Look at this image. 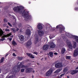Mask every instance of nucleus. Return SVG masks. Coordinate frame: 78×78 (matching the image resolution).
<instances>
[{"mask_svg": "<svg viewBox=\"0 0 78 78\" xmlns=\"http://www.w3.org/2000/svg\"><path fill=\"white\" fill-rule=\"evenodd\" d=\"M3 32L2 29H0V36L2 37V39H0V42H1V41H3L5 39L4 37H9V36H10L11 38L9 39V40L11 41L12 40V37H13V35L11 36V35H12L11 33L8 34L6 35H3Z\"/></svg>", "mask_w": 78, "mask_h": 78, "instance_id": "f257e3e1", "label": "nucleus"}, {"mask_svg": "<svg viewBox=\"0 0 78 78\" xmlns=\"http://www.w3.org/2000/svg\"><path fill=\"white\" fill-rule=\"evenodd\" d=\"M66 35H67V36H68L69 37V38H71L72 39L73 38H74V39H75V41L77 42H78V37L77 36H73L69 33H66Z\"/></svg>", "mask_w": 78, "mask_h": 78, "instance_id": "f03ea898", "label": "nucleus"}, {"mask_svg": "<svg viewBox=\"0 0 78 78\" xmlns=\"http://www.w3.org/2000/svg\"><path fill=\"white\" fill-rule=\"evenodd\" d=\"M23 8V7H19L18 6H17L13 8V10L15 12H20Z\"/></svg>", "mask_w": 78, "mask_h": 78, "instance_id": "7ed1b4c3", "label": "nucleus"}, {"mask_svg": "<svg viewBox=\"0 0 78 78\" xmlns=\"http://www.w3.org/2000/svg\"><path fill=\"white\" fill-rule=\"evenodd\" d=\"M58 28H60L59 30V31L60 33H61V31H64V30H65V28H64L62 25H59L57 26L56 27V29H58Z\"/></svg>", "mask_w": 78, "mask_h": 78, "instance_id": "20e7f679", "label": "nucleus"}, {"mask_svg": "<svg viewBox=\"0 0 78 78\" xmlns=\"http://www.w3.org/2000/svg\"><path fill=\"white\" fill-rule=\"evenodd\" d=\"M22 62H19L18 63V65L19 66L18 67V69L17 70V72H19L20 70V67H21L22 68H26L25 66L22 65Z\"/></svg>", "mask_w": 78, "mask_h": 78, "instance_id": "39448f33", "label": "nucleus"}, {"mask_svg": "<svg viewBox=\"0 0 78 78\" xmlns=\"http://www.w3.org/2000/svg\"><path fill=\"white\" fill-rule=\"evenodd\" d=\"M66 44L69 49L72 50L73 48V46H72V44L71 43V42L70 41H68L67 42Z\"/></svg>", "mask_w": 78, "mask_h": 78, "instance_id": "423d86ee", "label": "nucleus"}, {"mask_svg": "<svg viewBox=\"0 0 78 78\" xmlns=\"http://www.w3.org/2000/svg\"><path fill=\"white\" fill-rule=\"evenodd\" d=\"M52 72H53V69H51L47 72L46 74V76H50V75L52 73Z\"/></svg>", "mask_w": 78, "mask_h": 78, "instance_id": "0eeeda50", "label": "nucleus"}, {"mask_svg": "<svg viewBox=\"0 0 78 78\" xmlns=\"http://www.w3.org/2000/svg\"><path fill=\"white\" fill-rule=\"evenodd\" d=\"M24 17L27 19H31V16L28 14V12H27L24 14Z\"/></svg>", "mask_w": 78, "mask_h": 78, "instance_id": "6e6552de", "label": "nucleus"}, {"mask_svg": "<svg viewBox=\"0 0 78 78\" xmlns=\"http://www.w3.org/2000/svg\"><path fill=\"white\" fill-rule=\"evenodd\" d=\"M55 67L56 68H60L61 67H63V65L61 63H57L55 65Z\"/></svg>", "mask_w": 78, "mask_h": 78, "instance_id": "1a4fd4ad", "label": "nucleus"}, {"mask_svg": "<svg viewBox=\"0 0 78 78\" xmlns=\"http://www.w3.org/2000/svg\"><path fill=\"white\" fill-rule=\"evenodd\" d=\"M38 33L40 37H42V36H44V31L42 30L38 31Z\"/></svg>", "mask_w": 78, "mask_h": 78, "instance_id": "9d476101", "label": "nucleus"}, {"mask_svg": "<svg viewBox=\"0 0 78 78\" xmlns=\"http://www.w3.org/2000/svg\"><path fill=\"white\" fill-rule=\"evenodd\" d=\"M26 72L28 73H30V72H33V73L34 72V71L33 70V69L31 68L27 69L26 70Z\"/></svg>", "mask_w": 78, "mask_h": 78, "instance_id": "9b49d317", "label": "nucleus"}, {"mask_svg": "<svg viewBox=\"0 0 78 78\" xmlns=\"http://www.w3.org/2000/svg\"><path fill=\"white\" fill-rule=\"evenodd\" d=\"M77 72H78V70H75L69 71L68 72V73H70L72 75H74V74L76 73H77Z\"/></svg>", "mask_w": 78, "mask_h": 78, "instance_id": "f8f14e48", "label": "nucleus"}, {"mask_svg": "<svg viewBox=\"0 0 78 78\" xmlns=\"http://www.w3.org/2000/svg\"><path fill=\"white\" fill-rule=\"evenodd\" d=\"M37 28L39 30H42L43 28L42 27V24L41 23H38L37 26Z\"/></svg>", "mask_w": 78, "mask_h": 78, "instance_id": "ddd939ff", "label": "nucleus"}, {"mask_svg": "<svg viewBox=\"0 0 78 78\" xmlns=\"http://www.w3.org/2000/svg\"><path fill=\"white\" fill-rule=\"evenodd\" d=\"M55 44L53 42H52L50 45V47L51 48H53L55 47Z\"/></svg>", "mask_w": 78, "mask_h": 78, "instance_id": "4468645a", "label": "nucleus"}, {"mask_svg": "<svg viewBox=\"0 0 78 78\" xmlns=\"http://www.w3.org/2000/svg\"><path fill=\"white\" fill-rule=\"evenodd\" d=\"M27 56H28L30 57L31 58H34V56L32 54H30L29 53H27Z\"/></svg>", "mask_w": 78, "mask_h": 78, "instance_id": "2eb2a0df", "label": "nucleus"}, {"mask_svg": "<svg viewBox=\"0 0 78 78\" xmlns=\"http://www.w3.org/2000/svg\"><path fill=\"white\" fill-rule=\"evenodd\" d=\"M25 45L27 46H30V45H31V41L29 40L27 43L25 44Z\"/></svg>", "mask_w": 78, "mask_h": 78, "instance_id": "dca6fc26", "label": "nucleus"}, {"mask_svg": "<svg viewBox=\"0 0 78 78\" xmlns=\"http://www.w3.org/2000/svg\"><path fill=\"white\" fill-rule=\"evenodd\" d=\"M48 45H45L43 47V49L44 50H47L48 49Z\"/></svg>", "mask_w": 78, "mask_h": 78, "instance_id": "f3484780", "label": "nucleus"}, {"mask_svg": "<svg viewBox=\"0 0 78 78\" xmlns=\"http://www.w3.org/2000/svg\"><path fill=\"white\" fill-rule=\"evenodd\" d=\"M78 54V49H76L74 52V56H77Z\"/></svg>", "mask_w": 78, "mask_h": 78, "instance_id": "a211bd4d", "label": "nucleus"}, {"mask_svg": "<svg viewBox=\"0 0 78 78\" xmlns=\"http://www.w3.org/2000/svg\"><path fill=\"white\" fill-rule=\"evenodd\" d=\"M73 48H75L76 47V43L75 41H73Z\"/></svg>", "mask_w": 78, "mask_h": 78, "instance_id": "6ab92c4d", "label": "nucleus"}, {"mask_svg": "<svg viewBox=\"0 0 78 78\" xmlns=\"http://www.w3.org/2000/svg\"><path fill=\"white\" fill-rule=\"evenodd\" d=\"M20 39L21 41H22L24 40V36L23 35H21L20 37Z\"/></svg>", "mask_w": 78, "mask_h": 78, "instance_id": "aec40b11", "label": "nucleus"}, {"mask_svg": "<svg viewBox=\"0 0 78 78\" xmlns=\"http://www.w3.org/2000/svg\"><path fill=\"white\" fill-rule=\"evenodd\" d=\"M65 51H66V49L65 48H62L61 50V53L62 54H64L65 53Z\"/></svg>", "mask_w": 78, "mask_h": 78, "instance_id": "412c9836", "label": "nucleus"}, {"mask_svg": "<svg viewBox=\"0 0 78 78\" xmlns=\"http://www.w3.org/2000/svg\"><path fill=\"white\" fill-rule=\"evenodd\" d=\"M26 34H27L28 35H30V34L31 33V31H30L29 30H28L26 31Z\"/></svg>", "mask_w": 78, "mask_h": 78, "instance_id": "4be33fe9", "label": "nucleus"}, {"mask_svg": "<svg viewBox=\"0 0 78 78\" xmlns=\"http://www.w3.org/2000/svg\"><path fill=\"white\" fill-rule=\"evenodd\" d=\"M53 53L51 52H49V56L52 58V57H53Z\"/></svg>", "mask_w": 78, "mask_h": 78, "instance_id": "5701e85b", "label": "nucleus"}, {"mask_svg": "<svg viewBox=\"0 0 78 78\" xmlns=\"http://www.w3.org/2000/svg\"><path fill=\"white\" fill-rule=\"evenodd\" d=\"M16 43L15 42V41H13L12 42V45H13L14 46H15V45H16Z\"/></svg>", "mask_w": 78, "mask_h": 78, "instance_id": "b1692460", "label": "nucleus"}, {"mask_svg": "<svg viewBox=\"0 0 78 78\" xmlns=\"http://www.w3.org/2000/svg\"><path fill=\"white\" fill-rule=\"evenodd\" d=\"M4 61V57H2L0 61V63H2Z\"/></svg>", "mask_w": 78, "mask_h": 78, "instance_id": "393cba45", "label": "nucleus"}, {"mask_svg": "<svg viewBox=\"0 0 78 78\" xmlns=\"http://www.w3.org/2000/svg\"><path fill=\"white\" fill-rule=\"evenodd\" d=\"M62 69L60 70L59 69H58L57 70H56L55 72V73H59V72Z\"/></svg>", "mask_w": 78, "mask_h": 78, "instance_id": "a878e982", "label": "nucleus"}, {"mask_svg": "<svg viewBox=\"0 0 78 78\" xmlns=\"http://www.w3.org/2000/svg\"><path fill=\"white\" fill-rule=\"evenodd\" d=\"M71 58V57L70 56H66V59H70V58Z\"/></svg>", "mask_w": 78, "mask_h": 78, "instance_id": "bb28decb", "label": "nucleus"}, {"mask_svg": "<svg viewBox=\"0 0 78 78\" xmlns=\"http://www.w3.org/2000/svg\"><path fill=\"white\" fill-rule=\"evenodd\" d=\"M67 70H68V69H67V68H66L63 70V72H66L67 71Z\"/></svg>", "mask_w": 78, "mask_h": 78, "instance_id": "cd10ccee", "label": "nucleus"}, {"mask_svg": "<svg viewBox=\"0 0 78 78\" xmlns=\"http://www.w3.org/2000/svg\"><path fill=\"white\" fill-rule=\"evenodd\" d=\"M55 37L52 35H51L49 36L50 39H52V38H53V37Z\"/></svg>", "mask_w": 78, "mask_h": 78, "instance_id": "c85d7f7f", "label": "nucleus"}, {"mask_svg": "<svg viewBox=\"0 0 78 78\" xmlns=\"http://www.w3.org/2000/svg\"><path fill=\"white\" fill-rule=\"evenodd\" d=\"M18 59L19 60H21V59H23V58L22 57H18Z\"/></svg>", "mask_w": 78, "mask_h": 78, "instance_id": "c756f323", "label": "nucleus"}, {"mask_svg": "<svg viewBox=\"0 0 78 78\" xmlns=\"http://www.w3.org/2000/svg\"><path fill=\"white\" fill-rule=\"evenodd\" d=\"M12 30L13 31V33H16V29H12Z\"/></svg>", "mask_w": 78, "mask_h": 78, "instance_id": "7c9ffc66", "label": "nucleus"}, {"mask_svg": "<svg viewBox=\"0 0 78 78\" xmlns=\"http://www.w3.org/2000/svg\"><path fill=\"white\" fill-rule=\"evenodd\" d=\"M8 25H9V26H10V27L12 26V25H11V23H8Z\"/></svg>", "mask_w": 78, "mask_h": 78, "instance_id": "2f4dec72", "label": "nucleus"}, {"mask_svg": "<svg viewBox=\"0 0 78 78\" xmlns=\"http://www.w3.org/2000/svg\"><path fill=\"white\" fill-rule=\"evenodd\" d=\"M25 70V69H22L21 70V72H24Z\"/></svg>", "mask_w": 78, "mask_h": 78, "instance_id": "473e14b6", "label": "nucleus"}, {"mask_svg": "<svg viewBox=\"0 0 78 78\" xmlns=\"http://www.w3.org/2000/svg\"><path fill=\"white\" fill-rule=\"evenodd\" d=\"M34 54H35V55H37L38 53H37V52H35L33 53Z\"/></svg>", "mask_w": 78, "mask_h": 78, "instance_id": "72a5a7b5", "label": "nucleus"}, {"mask_svg": "<svg viewBox=\"0 0 78 78\" xmlns=\"http://www.w3.org/2000/svg\"><path fill=\"white\" fill-rule=\"evenodd\" d=\"M5 31H9V30L8 29H5Z\"/></svg>", "mask_w": 78, "mask_h": 78, "instance_id": "f704fd0d", "label": "nucleus"}, {"mask_svg": "<svg viewBox=\"0 0 78 78\" xmlns=\"http://www.w3.org/2000/svg\"><path fill=\"white\" fill-rule=\"evenodd\" d=\"M12 55H13V56H16V54H15V53H13L12 54Z\"/></svg>", "mask_w": 78, "mask_h": 78, "instance_id": "c9c22d12", "label": "nucleus"}, {"mask_svg": "<svg viewBox=\"0 0 78 78\" xmlns=\"http://www.w3.org/2000/svg\"><path fill=\"white\" fill-rule=\"evenodd\" d=\"M38 40H39V38L37 37H36V41H37Z\"/></svg>", "mask_w": 78, "mask_h": 78, "instance_id": "e433bc0d", "label": "nucleus"}, {"mask_svg": "<svg viewBox=\"0 0 78 78\" xmlns=\"http://www.w3.org/2000/svg\"><path fill=\"white\" fill-rule=\"evenodd\" d=\"M54 54L55 55H58V53L56 52L54 53Z\"/></svg>", "mask_w": 78, "mask_h": 78, "instance_id": "4c0bfd02", "label": "nucleus"}, {"mask_svg": "<svg viewBox=\"0 0 78 78\" xmlns=\"http://www.w3.org/2000/svg\"><path fill=\"white\" fill-rule=\"evenodd\" d=\"M64 75V74H62L61 75H60L61 77H60V78L62 76H63Z\"/></svg>", "mask_w": 78, "mask_h": 78, "instance_id": "58836bf2", "label": "nucleus"}, {"mask_svg": "<svg viewBox=\"0 0 78 78\" xmlns=\"http://www.w3.org/2000/svg\"><path fill=\"white\" fill-rule=\"evenodd\" d=\"M75 10H78V8H76L75 9Z\"/></svg>", "mask_w": 78, "mask_h": 78, "instance_id": "ea45409f", "label": "nucleus"}, {"mask_svg": "<svg viewBox=\"0 0 78 78\" xmlns=\"http://www.w3.org/2000/svg\"><path fill=\"white\" fill-rule=\"evenodd\" d=\"M4 21H5V22H7V20L6 19H4Z\"/></svg>", "mask_w": 78, "mask_h": 78, "instance_id": "a19ab883", "label": "nucleus"}, {"mask_svg": "<svg viewBox=\"0 0 78 78\" xmlns=\"http://www.w3.org/2000/svg\"><path fill=\"white\" fill-rule=\"evenodd\" d=\"M19 29H18V28H17V29H16V31H18V30H19Z\"/></svg>", "mask_w": 78, "mask_h": 78, "instance_id": "79ce46f5", "label": "nucleus"}, {"mask_svg": "<svg viewBox=\"0 0 78 78\" xmlns=\"http://www.w3.org/2000/svg\"><path fill=\"white\" fill-rule=\"evenodd\" d=\"M61 36L62 37H63V35H62Z\"/></svg>", "mask_w": 78, "mask_h": 78, "instance_id": "37998d69", "label": "nucleus"}, {"mask_svg": "<svg viewBox=\"0 0 78 78\" xmlns=\"http://www.w3.org/2000/svg\"><path fill=\"white\" fill-rule=\"evenodd\" d=\"M67 78H69V76H67Z\"/></svg>", "mask_w": 78, "mask_h": 78, "instance_id": "c03bdc74", "label": "nucleus"}, {"mask_svg": "<svg viewBox=\"0 0 78 78\" xmlns=\"http://www.w3.org/2000/svg\"><path fill=\"white\" fill-rule=\"evenodd\" d=\"M77 3L78 4V1H77Z\"/></svg>", "mask_w": 78, "mask_h": 78, "instance_id": "a18cd8bd", "label": "nucleus"}, {"mask_svg": "<svg viewBox=\"0 0 78 78\" xmlns=\"http://www.w3.org/2000/svg\"><path fill=\"white\" fill-rule=\"evenodd\" d=\"M1 70H0V73H1Z\"/></svg>", "mask_w": 78, "mask_h": 78, "instance_id": "49530a36", "label": "nucleus"}, {"mask_svg": "<svg viewBox=\"0 0 78 78\" xmlns=\"http://www.w3.org/2000/svg\"><path fill=\"white\" fill-rule=\"evenodd\" d=\"M6 56H8V55H6Z\"/></svg>", "mask_w": 78, "mask_h": 78, "instance_id": "de8ad7c7", "label": "nucleus"}, {"mask_svg": "<svg viewBox=\"0 0 78 78\" xmlns=\"http://www.w3.org/2000/svg\"><path fill=\"white\" fill-rule=\"evenodd\" d=\"M63 36H64V35H63Z\"/></svg>", "mask_w": 78, "mask_h": 78, "instance_id": "09e8293b", "label": "nucleus"}, {"mask_svg": "<svg viewBox=\"0 0 78 78\" xmlns=\"http://www.w3.org/2000/svg\"><path fill=\"white\" fill-rule=\"evenodd\" d=\"M63 66H64V65H63Z\"/></svg>", "mask_w": 78, "mask_h": 78, "instance_id": "8fccbe9b", "label": "nucleus"}]
</instances>
